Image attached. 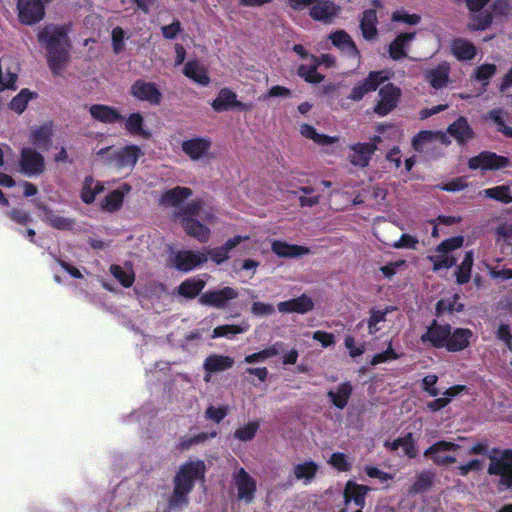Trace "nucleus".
<instances>
[{"label": "nucleus", "mask_w": 512, "mask_h": 512, "mask_svg": "<svg viewBox=\"0 0 512 512\" xmlns=\"http://www.w3.org/2000/svg\"><path fill=\"white\" fill-rule=\"evenodd\" d=\"M96 155L116 171L129 173L142 155V151L138 146L128 145L122 148L105 147L97 151Z\"/></svg>", "instance_id": "4"}, {"label": "nucleus", "mask_w": 512, "mask_h": 512, "mask_svg": "<svg viewBox=\"0 0 512 512\" xmlns=\"http://www.w3.org/2000/svg\"><path fill=\"white\" fill-rule=\"evenodd\" d=\"M495 72L496 66L494 64H482L475 69L474 78L482 84L483 88H485Z\"/></svg>", "instance_id": "58"}, {"label": "nucleus", "mask_w": 512, "mask_h": 512, "mask_svg": "<svg viewBox=\"0 0 512 512\" xmlns=\"http://www.w3.org/2000/svg\"><path fill=\"white\" fill-rule=\"evenodd\" d=\"M131 191L127 183L121 184L117 189L110 192L102 201L101 207L107 212H114L121 208L124 197Z\"/></svg>", "instance_id": "27"}, {"label": "nucleus", "mask_w": 512, "mask_h": 512, "mask_svg": "<svg viewBox=\"0 0 512 512\" xmlns=\"http://www.w3.org/2000/svg\"><path fill=\"white\" fill-rule=\"evenodd\" d=\"M444 141L445 135L440 132L421 131L414 137L412 145L416 151H424L428 144Z\"/></svg>", "instance_id": "38"}, {"label": "nucleus", "mask_w": 512, "mask_h": 512, "mask_svg": "<svg viewBox=\"0 0 512 512\" xmlns=\"http://www.w3.org/2000/svg\"><path fill=\"white\" fill-rule=\"evenodd\" d=\"M205 282L199 278H190L179 286V294L193 298L204 288Z\"/></svg>", "instance_id": "51"}, {"label": "nucleus", "mask_w": 512, "mask_h": 512, "mask_svg": "<svg viewBox=\"0 0 512 512\" xmlns=\"http://www.w3.org/2000/svg\"><path fill=\"white\" fill-rule=\"evenodd\" d=\"M144 119L140 113H132L125 121L126 130L132 134L148 137L150 134L143 128Z\"/></svg>", "instance_id": "46"}, {"label": "nucleus", "mask_w": 512, "mask_h": 512, "mask_svg": "<svg viewBox=\"0 0 512 512\" xmlns=\"http://www.w3.org/2000/svg\"><path fill=\"white\" fill-rule=\"evenodd\" d=\"M207 469L202 460L187 461L182 464L174 477V489L168 499V508L181 509L188 504V494L197 481L203 483Z\"/></svg>", "instance_id": "1"}, {"label": "nucleus", "mask_w": 512, "mask_h": 512, "mask_svg": "<svg viewBox=\"0 0 512 512\" xmlns=\"http://www.w3.org/2000/svg\"><path fill=\"white\" fill-rule=\"evenodd\" d=\"M237 291L231 287H224L220 290L209 291L201 295L200 302L217 308H222L226 303L237 297Z\"/></svg>", "instance_id": "20"}, {"label": "nucleus", "mask_w": 512, "mask_h": 512, "mask_svg": "<svg viewBox=\"0 0 512 512\" xmlns=\"http://www.w3.org/2000/svg\"><path fill=\"white\" fill-rule=\"evenodd\" d=\"M471 337L472 332L469 329L457 328L453 332L450 331L447 350L455 352L465 349L469 345Z\"/></svg>", "instance_id": "33"}, {"label": "nucleus", "mask_w": 512, "mask_h": 512, "mask_svg": "<svg viewBox=\"0 0 512 512\" xmlns=\"http://www.w3.org/2000/svg\"><path fill=\"white\" fill-rule=\"evenodd\" d=\"M250 324L242 321L239 325L227 324L214 328L212 338L226 337L232 338L237 334L245 333L249 330Z\"/></svg>", "instance_id": "40"}, {"label": "nucleus", "mask_w": 512, "mask_h": 512, "mask_svg": "<svg viewBox=\"0 0 512 512\" xmlns=\"http://www.w3.org/2000/svg\"><path fill=\"white\" fill-rule=\"evenodd\" d=\"M234 364V359L229 356H223L219 354H212L208 356L204 361V370L206 375L204 380L206 382L210 381V375L212 373H217L221 371H225L231 368Z\"/></svg>", "instance_id": "25"}, {"label": "nucleus", "mask_w": 512, "mask_h": 512, "mask_svg": "<svg viewBox=\"0 0 512 512\" xmlns=\"http://www.w3.org/2000/svg\"><path fill=\"white\" fill-rule=\"evenodd\" d=\"M400 357H401V353L397 352L394 349L392 340H389L388 343H387L386 349L384 351H382V352L376 353L372 357V359L370 361V364L372 366H376V365H379V364H382V363H387V362H391V361L397 360Z\"/></svg>", "instance_id": "52"}, {"label": "nucleus", "mask_w": 512, "mask_h": 512, "mask_svg": "<svg viewBox=\"0 0 512 512\" xmlns=\"http://www.w3.org/2000/svg\"><path fill=\"white\" fill-rule=\"evenodd\" d=\"M378 96L379 99L374 111L380 116H385L397 106L401 91L398 87L389 83L380 88Z\"/></svg>", "instance_id": "9"}, {"label": "nucleus", "mask_w": 512, "mask_h": 512, "mask_svg": "<svg viewBox=\"0 0 512 512\" xmlns=\"http://www.w3.org/2000/svg\"><path fill=\"white\" fill-rule=\"evenodd\" d=\"M181 221L185 232L189 236L194 237L199 242L206 243L210 238L211 231L200 221L214 223L215 214L203 202H193L185 208L183 215H181Z\"/></svg>", "instance_id": "3"}, {"label": "nucleus", "mask_w": 512, "mask_h": 512, "mask_svg": "<svg viewBox=\"0 0 512 512\" xmlns=\"http://www.w3.org/2000/svg\"><path fill=\"white\" fill-rule=\"evenodd\" d=\"M389 76L385 71L370 72L368 77L358 82L349 95L353 101H359L369 92L375 91L383 82L388 80Z\"/></svg>", "instance_id": "8"}, {"label": "nucleus", "mask_w": 512, "mask_h": 512, "mask_svg": "<svg viewBox=\"0 0 512 512\" xmlns=\"http://www.w3.org/2000/svg\"><path fill=\"white\" fill-rule=\"evenodd\" d=\"M110 272L124 287L132 286L134 282V272L131 266L112 265Z\"/></svg>", "instance_id": "49"}, {"label": "nucleus", "mask_w": 512, "mask_h": 512, "mask_svg": "<svg viewBox=\"0 0 512 512\" xmlns=\"http://www.w3.org/2000/svg\"><path fill=\"white\" fill-rule=\"evenodd\" d=\"M392 20L407 25H417L420 22V16L417 14H409L405 10H397L393 13Z\"/></svg>", "instance_id": "64"}, {"label": "nucleus", "mask_w": 512, "mask_h": 512, "mask_svg": "<svg viewBox=\"0 0 512 512\" xmlns=\"http://www.w3.org/2000/svg\"><path fill=\"white\" fill-rule=\"evenodd\" d=\"M38 41L48 52V64L54 74H59L69 59V40L65 26L50 24L38 33Z\"/></svg>", "instance_id": "2"}, {"label": "nucleus", "mask_w": 512, "mask_h": 512, "mask_svg": "<svg viewBox=\"0 0 512 512\" xmlns=\"http://www.w3.org/2000/svg\"><path fill=\"white\" fill-rule=\"evenodd\" d=\"M280 346H281L280 343H276V344H274L266 349H263L259 352L247 355L244 358V362L247 364L262 363V362L266 361L268 358L278 355Z\"/></svg>", "instance_id": "53"}, {"label": "nucleus", "mask_w": 512, "mask_h": 512, "mask_svg": "<svg viewBox=\"0 0 512 512\" xmlns=\"http://www.w3.org/2000/svg\"><path fill=\"white\" fill-rule=\"evenodd\" d=\"M318 66H320L318 58L309 56V59L298 67V75L307 82L319 83L323 80V76L317 72Z\"/></svg>", "instance_id": "31"}, {"label": "nucleus", "mask_w": 512, "mask_h": 512, "mask_svg": "<svg viewBox=\"0 0 512 512\" xmlns=\"http://www.w3.org/2000/svg\"><path fill=\"white\" fill-rule=\"evenodd\" d=\"M89 112L93 119L107 124L118 122L123 118L117 109L102 104L90 106Z\"/></svg>", "instance_id": "28"}, {"label": "nucleus", "mask_w": 512, "mask_h": 512, "mask_svg": "<svg viewBox=\"0 0 512 512\" xmlns=\"http://www.w3.org/2000/svg\"><path fill=\"white\" fill-rule=\"evenodd\" d=\"M448 133L460 144L465 143L472 138L473 132L467 120L460 117L448 127Z\"/></svg>", "instance_id": "36"}, {"label": "nucleus", "mask_w": 512, "mask_h": 512, "mask_svg": "<svg viewBox=\"0 0 512 512\" xmlns=\"http://www.w3.org/2000/svg\"><path fill=\"white\" fill-rule=\"evenodd\" d=\"M207 261V255L200 251H179L174 258V265L178 270L190 271Z\"/></svg>", "instance_id": "19"}, {"label": "nucleus", "mask_w": 512, "mask_h": 512, "mask_svg": "<svg viewBox=\"0 0 512 512\" xmlns=\"http://www.w3.org/2000/svg\"><path fill=\"white\" fill-rule=\"evenodd\" d=\"M490 0H466V5L471 12L468 27L471 30H484L491 22V15L482 11Z\"/></svg>", "instance_id": "11"}, {"label": "nucleus", "mask_w": 512, "mask_h": 512, "mask_svg": "<svg viewBox=\"0 0 512 512\" xmlns=\"http://www.w3.org/2000/svg\"><path fill=\"white\" fill-rule=\"evenodd\" d=\"M211 105L216 112L227 111L233 108L240 110L250 109L248 104L238 101L236 94L228 88L221 89Z\"/></svg>", "instance_id": "15"}, {"label": "nucleus", "mask_w": 512, "mask_h": 512, "mask_svg": "<svg viewBox=\"0 0 512 512\" xmlns=\"http://www.w3.org/2000/svg\"><path fill=\"white\" fill-rule=\"evenodd\" d=\"M485 197L491 198L503 203L512 202V184H505L493 188L485 189L481 192Z\"/></svg>", "instance_id": "45"}, {"label": "nucleus", "mask_w": 512, "mask_h": 512, "mask_svg": "<svg viewBox=\"0 0 512 512\" xmlns=\"http://www.w3.org/2000/svg\"><path fill=\"white\" fill-rule=\"evenodd\" d=\"M300 132L304 137L312 139L315 143L320 145H328L337 141L336 137L319 134L314 127L307 124L301 126Z\"/></svg>", "instance_id": "56"}, {"label": "nucleus", "mask_w": 512, "mask_h": 512, "mask_svg": "<svg viewBox=\"0 0 512 512\" xmlns=\"http://www.w3.org/2000/svg\"><path fill=\"white\" fill-rule=\"evenodd\" d=\"M449 336V325H438L434 323L428 328L427 332L422 335L421 339L423 342H430L434 347L447 349Z\"/></svg>", "instance_id": "22"}, {"label": "nucleus", "mask_w": 512, "mask_h": 512, "mask_svg": "<svg viewBox=\"0 0 512 512\" xmlns=\"http://www.w3.org/2000/svg\"><path fill=\"white\" fill-rule=\"evenodd\" d=\"M32 97L33 94L29 90H21V92L12 99L10 103L11 109L17 113H22Z\"/></svg>", "instance_id": "60"}, {"label": "nucleus", "mask_w": 512, "mask_h": 512, "mask_svg": "<svg viewBox=\"0 0 512 512\" xmlns=\"http://www.w3.org/2000/svg\"><path fill=\"white\" fill-rule=\"evenodd\" d=\"M334 46L346 53L349 57L358 58V50L350 36L344 31H337L330 36Z\"/></svg>", "instance_id": "34"}, {"label": "nucleus", "mask_w": 512, "mask_h": 512, "mask_svg": "<svg viewBox=\"0 0 512 512\" xmlns=\"http://www.w3.org/2000/svg\"><path fill=\"white\" fill-rule=\"evenodd\" d=\"M473 266V253L466 252L464 259L457 268L456 277L459 284L467 283L470 280L471 269Z\"/></svg>", "instance_id": "55"}, {"label": "nucleus", "mask_w": 512, "mask_h": 512, "mask_svg": "<svg viewBox=\"0 0 512 512\" xmlns=\"http://www.w3.org/2000/svg\"><path fill=\"white\" fill-rule=\"evenodd\" d=\"M131 95L139 101H145L152 105L160 103L162 94L152 82L144 80L135 81L130 88Z\"/></svg>", "instance_id": "12"}, {"label": "nucleus", "mask_w": 512, "mask_h": 512, "mask_svg": "<svg viewBox=\"0 0 512 512\" xmlns=\"http://www.w3.org/2000/svg\"><path fill=\"white\" fill-rule=\"evenodd\" d=\"M233 483L236 489H238V497L240 500L247 503L253 501L257 491V483L244 468H240L238 472L234 473Z\"/></svg>", "instance_id": "10"}, {"label": "nucleus", "mask_w": 512, "mask_h": 512, "mask_svg": "<svg viewBox=\"0 0 512 512\" xmlns=\"http://www.w3.org/2000/svg\"><path fill=\"white\" fill-rule=\"evenodd\" d=\"M361 30L363 37L372 39L376 34V13L374 10H366L361 19Z\"/></svg>", "instance_id": "50"}, {"label": "nucleus", "mask_w": 512, "mask_h": 512, "mask_svg": "<svg viewBox=\"0 0 512 512\" xmlns=\"http://www.w3.org/2000/svg\"><path fill=\"white\" fill-rule=\"evenodd\" d=\"M414 33H402L400 34L389 47L390 56L394 60L401 59L406 56V49L414 39Z\"/></svg>", "instance_id": "37"}, {"label": "nucleus", "mask_w": 512, "mask_h": 512, "mask_svg": "<svg viewBox=\"0 0 512 512\" xmlns=\"http://www.w3.org/2000/svg\"><path fill=\"white\" fill-rule=\"evenodd\" d=\"M375 150V141L370 143H357L351 146L352 153L349 155V160L355 166L365 167L368 165Z\"/></svg>", "instance_id": "24"}, {"label": "nucleus", "mask_w": 512, "mask_h": 512, "mask_svg": "<svg viewBox=\"0 0 512 512\" xmlns=\"http://www.w3.org/2000/svg\"><path fill=\"white\" fill-rule=\"evenodd\" d=\"M464 238L462 236L452 237L439 244L433 254L429 256L430 261L433 263L434 270L442 268H450L456 262L453 256V250L460 248L463 245Z\"/></svg>", "instance_id": "6"}, {"label": "nucleus", "mask_w": 512, "mask_h": 512, "mask_svg": "<svg viewBox=\"0 0 512 512\" xmlns=\"http://www.w3.org/2000/svg\"><path fill=\"white\" fill-rule=\"evenodd\" d=\"M463 308L461 303H458V296L454 295L453 299H441L437 303V311L438 313L444 312H459Z\"/></svg>", "instance_id": "62"}, {"label": "nucleus", "mask_w": 512, "mask_h": 512, "mask_svg": "<svg viewBox=\"0 0 512 512\" xmlns=\"http://www.w3.org/2000/svg\"><path fill=\"white\" fill-rule=\"evenodd\" d=\"M271 248L277 256L284 258H293L309 253V249L304 246L292 245L279 240L273 241Z\"/></svg>", "instance_id": "30"}, {"label": "nucleus", "mask_w": 512, "mask_h": 512, "mask_svg": "<svg viewBox=\"0 0 512 512\" xmlns=\"http://www.w3.org/2000/svg\"><path fill=\"white\" fill-rule=\"evenodd\" d=\"M451 50L453 55L459 60H470L476 54L474 45L464 39H455L452 42Z\"/></svg>", "instance_id": "41"}, {"label": "nucleus", "mask_w": 512, "mask_h": 512, "mask_svg": "<svg viewBox=\"0 0 512 512\" xmlns=\"http://www.w3.org/2000/svg\"><path fill=\"white\" fill-rule=\"evenodd\" d=\"M192 191L186 187H175L166 191L162 196V202L167 205L178 207L181 203L191 196Z\"/></svg>", "instance_id": "42"}, {"label": "nucleus", "mask_w": 512, "mask_h": 512, "mask_svg": "<svg viewBox=\"0 0 512 512\" xmlns=\"http://www.w3.org/2000/svg\"><path fill=\"white\" fill-rule=\"evenodd\" d=\"M36 208L40 212L39 216L41 217V219L51 227L59 230L72 229L74 225V221L72 219L64 217L63 215L52 211L46 205L40 202L36 203Z\"/></svg>", "instance_id": "17"}, {"label": "nucleus", "mask_w": 512, "mask_h": 512, "mask_svg": "<svg viewBox=\"0 0 512 512\" xmlns=\"http://www.w3.org/2000/svg\"><path fill=\"white\" fill-rule=\"evenodd\" d=\"M448 66L442 64L426 73V78L434 88H442L448 79Z\"/></svg>", "instance_id": "47"}, {"label": "nucleus", "mask_w": 512, "mask_h": 512, "mask_svg": "<svg viewBox=\"0 0 512 512\" xmlns=\"http://www.w3.org/2000/svg\"><path fill=\"white\" fill-rule=\"evenodd\" d=\"M435 480V473L432 471H423L419 472L416 476V481L412 484L409 489V494H419L426 491H429L433 485Z\"/></svg>", "instance_id": "39"}, {"label": "nucleus", "mask_w": 512, "mask_h": 512, "mask_svg": "<svg viewBox=\"0 0 512 512\" xmlns=\"http://www.w3.org/2000/svg\"><path fill=\"white\" fill-rule=\"evenodd\" d=\"M335 7L329 0H315L310 15L318 21L328 22L335 15Z\"/></svg>", "instance_id": "35"}, {"label": "nucleus", "mask_w": 512, "mask_h": 512, "mask_svg": "<svg viewBox=\"0 0 512 512\" xmlns=\"http://www.w3.org/2000/svg\"><path fill=\"white\" fill-rule=\"evenodd\" d=\"M217 435V432L216 431H212V432H195V433H192L190 436H188L185 441H184V444L187 445V446H197V445H205L207 444V441L210 439V438H215Z\"/></svg>", "instance_id": "61"}, {"label": "nucleus", "mask_w": 512, "mask_h": 512, "mask_svg": "<svg viewBox=\"0 0 512 512\" xmlns=\"http://www.w3.org/2000/svg\"><path fill=\"white\" fill-rule=\"evenodd\" d=\"M352 387L348 382L339 384L335 390H330L328 396L332 403L342 409L346 406L351 395Z\"/></svg>", "instance_id": "43"}, {"label": "nucleus", "mask_w": 512, "mask_h": 512, "mask_svg": "<svg viewBox=\"0 0 512 512\" xmlns=\"http://www.w3.org/2000/svg\"><path fill=\"white\" fill-rule=\"evenodd\" d=\"M259 426L258 420L249 421L235 430L234 437L240 441H249L255 436Z\"/></svg>", "instance_id": "57"}, {"label": "nucleus", "mask_w": 512, "mask_h": 512, "mask_svg": "<svg viewBox=\"0 0 512 512\" xmlns=\"http://www.w3.org/2000/svg\"><path fill=\"white\" fill-rule=\"evenodd\" d=\"M183 73L199 85L207 86L210 82L206 68L196 60L188 61L184 66Z\"/></svg>", "instance_id": "29"}, {"label": "nucleus", "mask_w": 512, "mask_h": 512, "mask_svg": "<svg viewBox=\"0 0 512 512\" xmlns=\"http://www.w3.org/2000/svg\"><path fill=\"white\" fill-rule=\"evenodd\" d=\"M443 450H424L423 456L431 459L438 466H448L455 462L454 456H440Z\"/></svg>", "instance_id": "63"}, {"label": "nucleus", "mask_w": 512, "mask_h": 512, "mask_svg": "<svg viewBox=\"0 0 512 512\" xmlns=\"http://www.w3.org/2000/svg\"><path fill=\"white\" fill-rule=\"evenodd\" d=\"M394 308H385L383 310H372L368 320V331L369 334L374 335L380 331L383 326L382 323L387 320L386 316L389 312L393 311Z\"/></svg>", "instance_id": "48"}, {"label": "nucleus", "mask_w": 512, "mask_h": 512, "mask_svg": "<svg viewBox=\"0 0 512 512\" xmlns=\"http://www.w3.org/2000/svg\"><path fill=\"white\" fill-rule=\"evenodd\" d=\"M508 159L492 152H483L469 160L471 169L497 170L505 167Z\"/></svg>", "instance_id": "14"}, {"label": "nucleus", "mask_w": 512, "mask_h": 512, "mask_svg": "<svg viewBox=\"0 0 512 512\" xmlns=\"http://www.w3.org/2000/svg\"><path fill=\"white\" fill-rule=\"evenodd\" d=\"M248 239V236H235L228 239L222 246L207 249L203 253L207 255V260L210 258L216 264H221L229 258V254L234 248Z\"/></svg>", "instance_id": "16"}, {"label": "nucleus", "mask_w": 512, "mask_h": 512, "mask_svg": "<svg viewBox=\"0 0 512 512\" xmlns=\"http://www.w3.org/2000/svg\"><path fill=\"white\" fill-rule=\"evenodd\" d=\"M52 134L53 132L51 124L35 126L31 129L30 141L33 145L40 149H48L50 146Z\"/></svg>", "instance_id": "32"}, {"label": "nucleus", "mask_w": 512, "mask_h": 512, "mask_svg": "<svg viewBox=\"0 0 512 512\" xmlns=\"http://www.w3.org/2000/svg\"><path fill=\"white\" fill-rule=\"evenodd\" d=\"M314 303L312 299L303 294L298 298L290 299L278 303L277 308L281 313H300L304 314L312 310Z\"/></svg>", "instance_id": "26"}, {"label": "nucleus", "mask_w": 512, "mask_h": 512, "mask_svg": "<svg viewBox=\"0 0 512 512\" xmlns=\"http://www.w3.org/2000/svg\"><path fill=\"white\" fill-rule=\"evenodd\" d=\"M19 21L25 25L40 22L45 15L44 4L40 0H18Z\"/></svg>", "instance_id": "7"}, {"label": "nucleus", "mask_w": 512, "mask_h": 512, "mask_svg": "<svg viewBox=\"0 0 512 512\" xmlns=\"http://www.w3.org/2000/svg\"><path fill=\"white\" fill-rule=\"evenodd\" d=\"M19 72L18 63L9 59H0V91L14 88Z\"/></svg>", "instance_id": "21"}, {"label": "nucleus", "mask_w": 512, "mask_h": 512, "mask_svg": "<svg viewBox=\"0 0 512 512\" xmlns=\"http://www.w3.org/2000/svg\"><path fill=\"white\" fill-rule=\"evenodd\" d=\"M330 465L339 472H349L352 469V462L340 452H336L329 458Z\"/></svg>", "instance_id": "59"}, {"label": "nucleus", "mask_w": 512, "mask_h": 512, "mask_svg": "<svg viewBox=\"0 0 512 512\" xmlns=\"http://www.w3.org/2000/svg\"><path fill=\"white\" fill-rule=\"evenodd\" d=\"M211 142L207 138H193L182 143V150L193 161L208 157Z\"/></svg>", "instance_id": "18"}, {"label": "nucleus", "mask_w": 512, "mask_h": 512, "mask_svg": "<svg viewBox=\"0 0 512 512\" xmlns=\"http://www.w3.org/2000/svg\"><path fill=\"white\" fill-rule=\"evenodd\" d=\"M317 471V465L313 461L299 463L294 467V476L297 480H304L309 483Z\"/></svg>", "instance_id": "54"}, {"label": "nucleus", "mask_w": 512, "mask_h": 512, "mask_svg": "<svg viewBox=\"0 0 512 512\" xmlns=\"http://www.w3.org/2000/svg\"><path fill=\"white\" fill-rule=\"evenodd\" d=\"M20 166L23 173L34 176L44 171L43 156L32 148H23L21 152Z\"/></svg>", "instance_id": "13"}, {"label": "nucleus", "mask_w": 512, "mask_h": 512, "mask_svg": "<svg viewBox=\"0 0 512 512\" xmlns=\"http://www.w3.org/2000/svg\"><path fill=\"white\" fill-rule=\"evenodd\" d=\"M103 189L104 186L101 182L94 180L92 177H86L81 191V198L85 203L90 204Z\"/></svg>", "instance_id": "44"}, {"label": "nucleus", "mask_w": 512, "mask_h": 512, "mask_svg": "<svg viewBox=\"0 0 512 512\" xmlns=\"http://www.w3.org/2000/svg\"><path fill=\"white\" fill-rule=\"evenodd\" d=\"M370 490V486L359 485L350 480L344 487V502L347 504L350 501H353L357 507L362 509L365 507V498Z\"/></svg>", "instance_id": "23"}, {"label": "nucleus", "mask_w": 512, "mask_h": 512, "mask_svg": "<svg viewBox=\"0 0 512 512\" xmlns=\"http://www.w3.org/2000/svg\"><path fill=\"white\" fill-rule=\"evenodd\" d=\"M489 458L487 472L500 476L499 491L512 488V450H502L501 456H489Z\"/></svg>", "instance_id": "5"}]
</instances>
